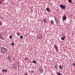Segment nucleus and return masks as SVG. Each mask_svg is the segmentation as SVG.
<instances>
[{
    "label": "nucleus",
    "instance_id": "obj_1",
    "mask_svg": "<svg viewBox=\"0 0 75 75\" xmlns=\"http://www.w3.org/2000/svg\"><path fill=\"white\" fill-rule=\"evenodd\" d=\"M1 51L2 52H3L4 54H7L8 50L7 49L5 48L4 47H3L1 48Z\"/></svg>",
    "mask_w": 75,
    "mask_h": 75
},
{
    "label": "nucleus",
    "instance_id": "obj_2",
    "mask_svg": "<svg viewBox=\"0 0 75 75\" xmlns=\"http://www.w3.org/2000/svg\"><path fill=\"white\" fill-rule=\"evenodd\" d=\"M60 7L62 8V9H65V6L63 4H61L60 5Z\"/></svg>",
    "mask_w": 75,
    "mask_h": 75
},
{
    "label": "nucleus",
    "instance_id": "obj_3",
    "mask_svg": "<svg viewBox=\"0 0 75 75\" xmlns=\"http://www.w3.org/2000/svg\"><path fill=\"white\" fill-rule=\"evenodd\" d=\"M66 19H67V17L66 15H64L62 17L63 21H64V20L66 21Z\"/></svg>",
    "mask_w": 75,
    "mask_h": 75
},
{
    "label": "nucleus",
    "instance_id": "obj_4",
    "mask_svg": "<svg viewBox=\"0 0 75 75\" xmlns=\"http://www.w3.org/2000/svg\"><path fill=\"white\" fill-rule=\"evenodd\" d=\"M39 71L41 73H42L43 72V69L42 68H39Z\"/></svg>",
    "mask_w": 75,
    "mask_h": 75
},
{
    "label": "nucleus",
    "instance_id": "obj_5",
    "mask_svg": "<svg viewBox=\"0 0 75 75\" xmlns=\"http://www.w3.org/2000/svg\"><path fill=\"white\" fill-rule=\"evenodd\" d=\"M2 71L3 72H7V70L6 69H2Z\"/></svg>",
    "mask_w": 75,
    "mask_h": 75
},
{
    "label": "nucleus",
    "instance_id": "obj_6",
    "mask_svg": "<svg viewBox=\"0 0 75 75\" xmlns=\"http://www.w3.org/2000/svg\"><path fill=\"white\" fill-rule=\"evenodd\" d=\"M59 69H63V67H62V66L61 65L59 66Z\"/></svg>",
    "mask_w": 75,
    "mask_h": 75
},
{
    "label": "nucleus",
    "instance_id": "obj_7",
    "mask_svg": "<svg viewBox=\"0 0 75 75\" xmlns=\"http://www.w3.org/2000/svg\"><path fill=\"white\" fill-rule=\"evenodd\" d=\"M8 59H9V61H11V57L10 56H8Z\"/></svg>",
    "mask_w": 75,
    "mask_h": 75
},
{
    "label": "nucleus",
    "instance_id": "obj_8",
    "mask_svg": "<svg viewBox=\"0 0 75 75\" xmlns=\"http://www.w3.org/2000/svg\"><path fill=\"white\" fill-rule=\"evenodd\" d=\"M47 11H50V9L49 8H46Z\"/></svg>",
    "mask_w": 75,
    "mask_h": 75
},
{
    "label": "nucleus",
    "instance_id": "obj_9",
    "mask_svg": "<svg viewBox=\"0 0 75 75\" xmlns=\"http://www.w3.org/2000/svg\"><path fill=\"white\" fill-rule=\"evenodd\" d=\"M65 38V37H64L61 38V40H63V41H64V39Z\"/></svg>",
    "mask_w": 75,
    "mask_h": 75
},
{
    "label": "nucleus",
    "instance_id": "obj_10",
    "mask_svg": "<svg viewBox=\"0 0 75 75\" xmlns=\"http://www.w3.org/2000/svg\"><path fill=\"white\" fill-rule=\"evenodd\" d=\"M43 20L44 23H47V20L45 19V18H44V19H43Z\"/></svg>",
    "mask_w": 75,
    "mask_h": 75
},
{
    "label": "nucleus",
    "instance_id": "obj_11",
    "mask_svg": "<svg viewBox=\"0 0 75 75\" xmlns=\"http://www.w3.org/2000/svg\"><path fill=\"white\" fill-rule=\"evenodd\" d=\"M32 62L34 64H36V63H37V62H36V61H35V60H33Z\"/></svg>",
    "mask_w": 75,
    "mask_h": 75
},
{
    "label": "nucleus",
    "instance_id": "obj_12",
    "mask_svg": "<svg viewBox=\"0 0 75 75\" xmlns=\"http://www.w3.org/2000/svg\"><path fill=\"white\" fill-rule=\"evenodd\" d=\"M38 36L39 37H40V38H42V35H38Z\"/></svg>",
    "mask_w": 75,
    "mask_h": 75
},
{
    "label": "nucleus",
    "instance_id": "obj_13",
    "mask_svg": "<svg viewBox=\"0 0 75 75\" xmlns=\"http://www.w3.org/2000/svg\"><path fill=\"white\" fill-rule=\"evenodd\" d=\"M20 38L21 39H23V36L21 35L20 36Z\"/></svg>",
    "mask_w": 75,
    "mask_h": 75
},
{
    "label": "nucleus",
    "instance_id": "obj_14",
    "mask_svg": "<svg viewBox=\"0 0 75 75\" xmlns=\"http://www.w3.org/2000/svg\"><path fill=\"white\" fill-rule=\"evenodd\" d=\"M57 75H62V74L60 73H59V72L57 73Z\"/></svg>",
    "mask_w": 75,
    "mask_h": 75
},
{
    "label": "nucleus",
    "instance_id": "obj_15",
    "mask_svg": "<svg viewBox=\"0 0 75 75\" xmlns=\"http://www.w3.org/2000/svg\"><path fill=\"white\" fill-rule=\"evenodd\" d=\"M11 44V45H12L13 46H14V42H12Z\"/></svg>",
    "mask_w": 75,
    "mask_h": 75
},
{
    "label": "nucleus",
    "instance_id": "obj_16",
    "mask_svg": "<svg viewBox=\"0 0 75 75\" xmlns=\"http://www.w3.org/2000/svg\"><path fill=\"white\" fill-rule=\"evenodd\" d=\"M13 67L14 68H17V66L14 65L13 66Z\"/></svg>",
    "mask_w": 75,
    "mask_h": 75
},
{
    "label": "nucleus",
    "instance_id": "obj_17",
    "mask_svg": "<svg viewBox=\"0 0 75 75\" xmlns=\"http://www.w3.org/2000/svg\"><path fill=\"white\" fill-rule=\"evenodd\" d=\"M51 24H54V22H53V21H51Z\"/></svg>",
    "mask_w": 75,
    "mask_h": 75
},
{
    "label": "nucleus",
    "instance_id": "obj_18",
    "mask_svg": "<svg viewBox=\"0 0 75 75\" xmlns=\"http://www.w3.org/2000/svg\"><path fill=\"white\" fill-rule=\"evenodd\" d=\"M54 47H55V49L56 50H57V46H54Z\"/></svg>",
    "mask_w": 75,
    "mask_h": 75
},
{
    "label": "nucleus",
    "instance_id": "obj_19",
    "mask_svg": "<svg viewBox=\"0 0 75 75\" xmlns=\"http://www.w3.org/2000/svg\"><path fill=\"white\" fill-rule=\"evenodd\" d=\"M10 38V39H12V36H11V35H10L9 37Z\"/></svg>",
    "mask_w": 75,
    "mask_h": 75
},
{
    "label": "nucleus",
    "instance_id": "obj_20",
    "mask_svg": "<svg viewBox=\"0 0 75 75\" xmlns=\"http://www.w3.org/2000/svg\"><path fill=\"white\" fill-rule=\"evenodd\" d=\"M72 1H71V0H68V2H69V3H71V2Z\"/></svg>",
    "mask_w": 75,
    "mask_h": 75
},
{
    "label": "nucleus",
    "instance_id": "obj_21",
    "mask_svg": "<svg viewBox=\"0 0 75 75\" xmlns=\"http://www.w3.org/2000/svg\"><path fill=\"white\" fill-rule=\"evenodd\" d=\"M55 20L56 21V23H57V22H58V21L57 20V19H55Z\"/></svg>",
    "mask_w": 75,
    "mask_h": 75
},
{
    "label": "nucleus",
    "instance_id": "obj_22",
    "mask_svg": "<svg viewBox=\"0 0 75 75\" xmlns=\"http://www.w3.org/2000/svg\"><path fill=\"white\" fill-rule=\"evenodd\" d=\"M37 39H38V40H39V39H40V37H37Z\"/></svg>",
    "mask_w": 75,
    "mask_h": 75
},
{
    "label": "nucleus",
    "instance_id": "obj_23",
    "mask_svg": "<svg viewBox=\"0 0 75 75\" xmlns=\"http://www.w3.org/2000/svg\"><path fill=\"white\" fill-rule=\"evenodd\" d=\"M31 72L33 73V72H34V70H31Z\"/></svg>",
    "mask_w": 75,
    "mask_h": 75
},
{
    "label": "nucleus",
    "instance_id": "obj_24",
    "mask_svg": "<svg viewBox=\"0 0 75 75\" xmlns=\"http://www.w3.org/2000/svg\"><path fill=\"white\" fill-rule=\"evenodd\" d=\"M27 59V58L26 57L25 59V60H27V59Z\"/></svg>",
    "mask_w": 75,
    "mask_h": 75
},
{
    "label": "nucleus",
    "instance_id": "obj_25",
    "mask_svg": "<svg viewBox=\"0 0 75 75\" xmlns=\"http://www.w3.org/2000/svg\"><path fill=\"white\" fill-rule=\"evenodd\" d=\"M55 68H56L57 69H58V67H55Z\"/></svg>",
    "mask_w": 75,
    "mask_h": 75
},
{
    "label": "nucleus",
    "instance_id": "obj_26",
    "mask_svg": "<svg viewBox=\"0 0 75 75\" xmlns=\"http://www.w3.org/2000/svg\"><path fill=\"white\" fill-rule=\"evenodd\" d=\"M2 40H4V38H3V37H2Z\"/></svg>",
    "mask_w": 75,
    "mask_h": 75
},
{
    "label": "nucleus",
    "instance_id": "obj_27",
    "mask_svg": "<svg viewBox=\"0 0 75 75\" xmlns=\"http://www.w3.org/2000/svg\"><path fill=\"white\" fill-rule=\"evenodd\" d=\"M72 65H74V66H75V63H73Z\"/></svg>",
    "mask_w": 75,
    "mask_h": 75
},
{
    "label": "nucleus",
    "instance_id": "obj_28",
    "mask_svg": "<svg viewBox=\"0 0 75 75\" xmlns=\"http://www.w3.org/2000/svg\"><path fill=\"white\" fill-rule=\"evenodd\" d=\"M0 38H1V39L2 38H1V35H0Z\"/></svg>",
    "mask_w": 75,
    "mask_h": 75
},
{
    "label": "nucleus",
    "instance_id": "obj_29",
    "mask_svg": "<svg viewBox=\"0 0 75 75\" xmlns=\"http://www.w3.org/2000/svg\"><path fill=\"white\" fill-rule=\"evenodd\" d=\"M2 3V2L0 1V4H1V3Z\"/></svg>",
    "mask_w": 75,
    "mask_h": 75
},
{
    "label": "nucleus",
    "instance_id": "obj_30",
    "mask_svg": "<svg viewBox=\"0 0 75 75\" xmlns=\"http://www.w3.org/2000/svg\"><path fill=\"white\" fill-rule=\"evenodd\" d=\"M24 75H28V74H24Z\"/></svg>",
    "mask_w": 75,
    "mask_h": 75
},
{
    "label": "nucleus",
    "instance_id": "obj_31",
    "mask_svg": "<svg viewBox=\"0 0 75 75\" xmlns=\"http://www.w3.org/2000/svg\"><path fill=\"white\" fill-rule=\"evenodd\" d=\"M16 34H17V35H18V34H18V33H17Z\"/></svg>",
    "mask_w": 75,
    "mask_h": 75
},
{
    "label": "nucleus",
    "instance_id": "obj_32",
    "mask_svg": "<svg viewBox=\"0 0 75 75\" xmlns=\"http://www.w3.org/2000/svg\"><path fill=\"white\" fill-rule=\"evenodd\" d=\"M18 36H19V34H18Z\"/></svg>",
    "mask_w": 75,
    "mask_h": 75
},
{
    "label": "nucleus",
    "instance_id": "obj_33",
    "mask_svg": "<svg viewBox=\"0 0 75 75\" xmlns=\"http://www.w3.org/2000/svg\"><path fill=\"white\" fill-rule=\"evenodd\" d=\"M51 5H52V4H51Z\"/></svg>",
    "mask_w": 75,
    "mask_h": 75
},
{
    "label": "nucleus",
    "instance_id": "obj_34",
    "mask_svg": "<svg viewBox=\"0 0 75 75\" xmlns=\"http://www.w3.org/2000/svg\"><path fill=\"white\" fill-rule=\"evenodd\" d=\"M11 3L13 4V2H12Z\"/></svg>",
    "mask_w": 75,
    "mask_h": 75
},
{
    "label": "nucleus",
    "instance_id": "obj_35",
    "mask_svg": "<svg viewBox=\"0 0 75 75\" xmlns=\"http://www.w3.org/2000/svg\"><path fill=\"white\" fill-rule=\"evenodd\" d=\"M19 68V67H18V68Z\"/></svg>",
    "mask_w": 75,
    "mask_h": 75
}]
</instances>
